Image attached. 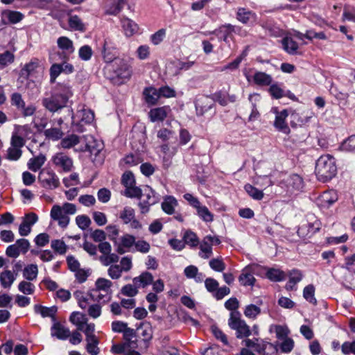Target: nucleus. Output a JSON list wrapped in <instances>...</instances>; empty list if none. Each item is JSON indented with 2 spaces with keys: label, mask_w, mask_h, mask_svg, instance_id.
Returning <instances> with one entry per match:
<instances>
[{
  "label": "nucleus",
  "mask_w": 355,
  "mask_h": 355,
  "mask_svg": "<svg viewBox=\"0 0 355 355\" xmlns=\"http://www.w3.org/2000/svg\"><path fill=\"white\" fill-rule=\"evenodd\" d=\"M315 172L321 182H325L331 180L337 173L334 157L330 155L320 156L316 162Z\"/></svg>",
  "instance_id": "2"
},
{
  "label": "nucleus",
  "mask_w": 355,
  "mask_h": 355,
  "mask_svg": "<svg viewBox=\"0 0 355 355\" xmlns=\"http://www.w3.org/2000/svg\"><path fill=\"white\" fill-rule=\"evenodd\" d=\"M57 45L61 51L57 53L59 58L69 60L70 55L75 51L73 41L66 36H61L57 40Z\"/></svg>",
  "instance_id": "9"
},
{
  "label": "nucleus",
  "mask_w": 355,
  "mask_h": 355,
  "mask_svg": "<svg viewBox=\"0 0 355 355\" xmlns=\"http://www.w3.org/2000/svg\"><path fill=\"white\" fill-rule=\"evenodd\" d=\"M268 347L272 348L275 352L277 351V347L275 346L272 343L262 341L261 343H257V345L254 348V350L260 355H264L266 354V350Z\"/></svg>",
  "instance_id": "54"
},
{
  "label": "nucleus",
  "mask_w": 355,
  "mask_h": 355,
  "mask_svg": "<svg viewBox=\"0 0 355 355\" xmlns=\"http://www.w3.org/2000/svg\"><path fill=\"white\" fill-rule=\"evenodd\" d=\"M38 268L36 264L26 266L23 271V277L28 281H33L37 278Z\"/></svg>",
  "instance_id": "32"
},
{
  "label": "nucleus",
  "mask_w": 355,
  "mask_h": 355,
  "mask_svg": "<svg viewBox=\"0 0 355 355\" xmlns=\"http://www.w3.org/2000/svg\"><path fill=\"white\" fill-rule=\"evenodd\" d=\"M79 143V137L76 135H71L61 140L60 145L64 148H70Z\"/></svg>",
  "instance_id": "42"
},
{
  "label": "nucleus",
  "mask_w": 355,
  "mask_h": 355,
  "mask_svg": "<svg viewBox=\"0 0 355 355\" xmlns=\"http://www.w3.org/2000/svg\"><path fill=\"white\" fill-rule=\"evenodd\" d=\"M253 80L254 83L259 86L270 85L272 81V78L270 75L261 71H257L254 73Z\"/></svg>",
  "instance_id": "25"
},
{
  "label": "nucleus",
  "mask_w": 355,
  "mask_h": 355,
  "mask_svg": "<svg viewBox=\"0 0 355 355\" xmlns=\"http://www.w3.org/2000/svg\"><path fill=\"white\" fill-rule=\"evenodd\" d=\"M15 55L9 51H6L3 53H0V64L6 66L14 62Z\"/></svg>",
  "instance_id": "59"
},
{
  "label": "nucleus",
  "mask_w": 355,
  "mask_h": 355,
  "mask_svg": "<svg viewBox=\"0 0 355 355\" xmlns=\"http://www.w3.org/2000/svg\"><path fill=\"white\" fill-rule=\"evenodd\" d=\"M18 289L25 295H31L34 293L35 286L29 282L22 281L19 284Z\"/></svg>",
  "instance_id": "51"
},
{
  "label": "nucleus",
  "mask_w": 355,
  "mask_h": 355,
  "mask_svg": "<svg viewBox=\"0 0 355 355\" xmlns=\"http://www.w3.org/2000/svg\"><path fill=\"white\" fill-rule=\"evenodd\" d=\"M135 216V209L130 207H125L121 211L119 218L123 220L124 224H128L134 219Z\"/></svg>",
  "instance_id": "37"
},
{
  "label": "nucleus",
  "mask_w": 355,
  "mask_h": 355,
  "mask_svg": "<svg viewBox=\"0 0 355 355\" xmlns=\"http://www.w3.org/2000/svg\"><path fill=\"white\" fill-rule=\"evenodd\" d=\"M51 336L60 340H66L69 338L71 332L68 328L62 326L60 322H55L51 327Z\"/></svg>",
  "instance_id": "15"
},
{
  "label": "nucleus",
  "mask_w": 355,
  "mask_h": 355,
  "mask_svg": "<svg viewBox=\"0 0 355 355\" xmlns=\"http://www.w3.org/2000/svg\"><path fill=\"white\" fill-rule=\"evenodd\" d=\"M1 24H17L19 22L24 15L18 11L4 10L2 12Z\"/></svg>",
  "instance_id": "14"
},
{
  "label": "nucleus",
  "mask_w": 355,
  "mask_h": 355,
  "mask_svg": "<svg viewBox=\"0 0 355 355\" xmlns=\"http://www.w3.org/2000/svg\"><path fill=\"white\" fill-rule=\"evenodd\" d=\"M244 189L248 194L254 200H260L263 198V191L250 184H245Z\"/></svg>",
  "instance_id": "39"
},
{
  "label": "nucleus",
  "mask_w": 355,
  "mask_h": 355,
  "mask_svg": "<svg viewBox=\"0 0 355 355\" xmlns=\"http://www.w3.org/2000/svg\"><path fill=\"white\" fill-rule=\"evenodd\" d=\"M137 288L135 284H126L121 290V293L125 296L132 297L138 293Z\"/></svg>",
  "instance_id": "58"
},
{
  "label": "nucleus",
  "mask_w": 355,
  "mask_h": 355,
  "mask_svg": "<svg viewBox=\"0 0 355 355\" xmlns=\"http://www.w3.org/2000/svg\"><path fill=\"white\" fill-rule=\"evenodd\" d=\"M209 241H210V238L205 236L200 245L199 256L203 259H208L212 254V245Z\"/></svg>",
  "instance_id": "27"
},
{
  "label": "nucleus",
  "mask_w": 355,
  "mask_h": 355,
  "mask_svg": "<svg viewBox=\"0 0 355 355\" xmlns=\"http://www.w3.org/2000/svg\"><path fill=\"white\" fill-rule=\"evenodd\" d=\"M71 112V125L74 131L83 132L85 131L84 125L91 123L94 119V113L89 109L83 108L78 110L76 114Z\"/></svg>",
  "instance_id": "4"
},
{
  "label": "nucleus",
  "mask_w": 355,
  "mask_h": 355,
  "mask_svg": "<svg viewBox=\"0 0 355 355\" xmlns=\"http://www.w3.org/2000/svg\"><path fill=\"white\" fill-rule=\"evenodd\" d=\"M210 268L216 272H223L225 269V263L220 258H214L209 261Z\"/></svg>",
  "instance_id": "52"
},
{
  "label": "nucleus",
  "mask_w": 355,
  "mask_h": 355,
  "mask_svg": "<svg viewBox=\"0 0 355 355\" xmlns=\"http://www.w3.org/2000/svg\"><path fill=\"white\" fill-rule=\"evenodd\" d=\"M83 315H81L78 312H73L69 318V320L73 324H76L78 327V330L83 329V324L84 322L82 321Z\"/></svg>",
  "instance_id": "62"
},
{
  "label": "nucleus",
  "mask_w": 355,
  "mask_h": 355,
  "mask_svg": "<svg viewBox=\"0 0 355 355\" xmlns=\"http://www.w3.org/2000/svg\"><path fill=\"white\" fill-rule=\"evenodd\" d=\"M315 287L312 284H309L304 288L303 296L310 303L313 304H317V300L314 296Z\"/></svg>",
  "instance_id": "43"
},
{
  "label": "nucleus",
  "mask_w": 355,
  "mask_h": 355,
  "mask_svg": "<svg viewBox=\"0 0 355 355\" xmlns=\"http://www.w3.org/2000/svg\"><path fill=\"white\" fill-rule=\"evenodd\" d=\"M15 279V275L10 270H6L0 274V283L4 288H10Z\"/></svg>",
  "instance_id": "24"
},
{
  "label": "nucleus",
  "mask_w": 355,
  "mask_h": 355,
  "mask_svg": "<svg viewBox=\"0 0 355 355\" xmlns=\"http://www.w3.org/2000/svg\"><path fill=\"white\" fill-rule=\"evenodd\" d=\"M340 149L345 152H355V135H352L344 140Z\"/></svg>",
  "instance_id": "41"
},
{
  "label": "nucleus",
  "mask_w": 355,
  "mask_h": 355,
  "mask_svg": "<svg viewBox=\"0 0 355 355\" xmlns=\"http://www.w3.org/2000/svg\"><path fill=\"white\" fill-rule=\"evenodd\" d=\"M229 327L236 331V337L242 338L250 335V330L245 322L241 319V313L239 311L231 312L228 320Z\"/></svg>",
  "instance_id": "5"
},
{
  "label": "nucleus",
  "mask_w": 355,
  "mask_h": 355,
  "mask_svg": "<svg viewBox=\"0 0 355 355\" xmlns=\"http://www.w3.org/2000/svg\"><path fill=\"white\" fill-rule=\"evenodd\" d=\"M108 275L112 279H118L121 277L122 274V270H121V266L117 264L111 265L107 270Z\"/></svg>",
  "instance_id": "64"
},
{
  "label": "nucleus",
  "mask_w": 355,
  "mask_h": 355,
  "mask_svg": "<svg viewBox=\"0 0 355 355\" xmlns=\"http://www.w3.org/2000/svg\"><path fill=\"white\" fill-rule=\"evenodd\" d=\"M241 28L239 26L230 24H225L211 32H204L202 34L205 36L209 34L216 35L219 40H223L227 43L228 42V37H231L233 33H237L241 31Z\"/></svg>",
  "instance_id": "8"
},
{
  "label": "nucleus",
  "mask_w": 355,
  "mask_h": 355,
  "mask_svg": "<svg viewBox=\"0 0 355 355\" xmlns=\"http://www.w3.org/2000/svg\"><path fill=\"white\" fill-rule=\"evenodd\" d=\"M143 95L146 103L150 105L157 104L159 98L157 89L153 87H146L143 91Z\"/></svg>",
  "instance_id": "19"
},
{
  "label": "nucleus",
  "mask_w": 355,
  "mask_h": 355,
  "mask_svg": "<svg viewBox=\"0 0 355 355\" xmlns=\"http://www.w3.org/2000/svg\"><path fill=\"white\" fill-rule=\"evenodd\" d=\"M178 205V200L172 196L164 197L162 202V209L167 214L171 215L175 212V207Z\"/></svg>",
  "instance_id": "20"
},
{
  "label": "nucleus",
  "mask_w": 355,
  "mask_h": 355,
  "mask_svg": "<svg viewBox=\"0 0 355 355\" xmlns=\"http://www.w3.org/2000/svg\"><path fill=\"white\" fill-rule=\"evenodd\" d=\"M72 96L71 87L65 84H58L49 96L42 101V105L49 112L54 113L67 106L68 101Z\"/></svg>",
  "instance_id": "1"
},
{
  "label": "nucleus",
  "mask_w": 355,
  "mask_h": 355,
  "mask_svg": "<svg viewBox=\"0 0 355 355\" xmlns=\"http://www.w3.org/2000/svg\"><path fill=\"white\" fill-rule=\"evenodd\" d=\"M255 278L252 274L244 269L239 277V281L244 286H253L255 282Z\"/></svg>",
  "instance_id": "35"
},
{
  "label": "nucleus",
  "mask_w": 355,
  "mask_h": 355,
  "mask_svg": "<svg viewBox=\"0 0 355 355\" xmlns=\"http://www.w3.org/2000/svg\"><path fill=\"white\" fill-rule=\"evenodd\" d=\"M196 211L198 216L203 221L210 223L214 220V215L206 206L200 205Z\"/></svg>",
  "instance_id": "36"
},
{
  "label": "nucleus",
  "mask_w": 355,
  "mask_h": 355,
  "mask_svg": "<svg viewBox=\"0 0 355 355\" xmlns=\"http://www.w3.org/2000/svg\"><path fill=\"white\" fill-rule=\"evenodd\" d=\"M236 19L243 24H248L256 21L257 15L245 8H239L236 12Z\"/></svg>",
  "instance_id": "13"
},
{
  "label": "nucleus",
  "mask_w": 355,
  "mask_h": 355,
  "mask_svg": "<svg viewBox=\"0 0 355 355\" xmlns=\"http://www.w3.org/2000/svg\"><path fill=\"white\" fill-rule=\"evenodd\" d=\"M38 180L42 187L46 189H55L60 186L58 175L51 170L43 168L39 173Z\"/></svg>",
  "instance_id": "7"
},
{
  "label": "nucleus",
  "mask_w": 355,
  "mask_h": 355,
  "mask_svg": "<svg viewBox=\"0 0 355 355\" xmlns=\"http://www.w3.org/2000/svg\"><path fill=\"white\" fill-rule=\"evenodd\" d=\"M268 92L272 97L275 99H279L284 96V90L277 83L270 85Z\"/></svg>",
  "instance_id": "50"
},
{
  "label": "nucleus",
  "mask_w": 355,
  "mask_h": 355,
  "mask_svg": "<svg viewBox=\"0 0 355 355\" xmlns=\"http://www.w3.org/2000/svg\"><path fill=\"white\" fill-rule=\"evenodd\" d=\"M128 0H114L110 5L106 6L105 13L109 15H116L123 8Z\"/></svg>",
  "instance_id": "21"
},
{
  "label": "nucleus",
  "mask_w": 355,
  "mask_h": 355,
  "mask_svg": "<svg viewBox=\"0 0 355 355\" xmlns=\"http://www.w3.org/2000/svg\"><path fill=\"white\" fill-rule=\"evenodd\" d=\"M259 99L260 96L258 94H252L249 95L248 100L252 104V110L248 118L250 121H254L259 116V112L257 110L256 105V101H259Z\"/></svg>",
  "instance_id": "28"
},
{
  "label": "nucleus",
  "mask_w": 355,
  "mask_h": 355,
  "mask_svg": "<svg viewBox=\"0 0 355 355\" xmlns=\"http://www.w3.org/2000/svg\"><path fill=\"white\" fill-rule=\"evenodd\" d=\"M123 185L127 188L135 184V180L132 172L128 171L123 173L121 178Z\"/></svg>",
  "instance_id": "63"
},
{
  "label": "nucleus",
  "mask_w": 355,
  "mask_h": 355,
  "mask_svg": "<svg viewBox=\"0 0 355 355\" xmlns=\"http://www.w3.org/2000/svg\"><path fill=\"white\" fill-rule=\"evenodd\" d=\"M45 161V156L41 154L28 160V168L31 171L36 172L42 167V166L44 164Z\"/></svg>",
  "instance_id": "31"
},
{
  "label": "nucleus",
  "mask_w": 355,
  "mask_h": 355,
  "mask_svg": "<svg viewBox=\"0 0 355 355\" xmlns=\"http://www.w3.org/2000/svg\"><path fill=\"white\" fill-rule=\"evenodd\" d=\"M143 190L135 184L125 188L124 196L130 198H141Z\"/></svg>",
  "instance_id": "40"
},
{
  "label": "nucleus",
  "mask_w": 355,
  "mask_h": 355,
  "mask_svg": "<svg viewBox=\"0 0 355 355\" xmlns=\"http://www.w3.org/2000/svg\"><path fill=\"white\" fill-rule=\"evenodd\" d=\"M132 282L137 287L145 288L153 284V276L149 272H143L139 276L134 277Z\"/></svg>",
  "instance_id": "18"
},
{
  "label": "nucleus",
  "mask_w": 355,
  "mask_h": 355,
  "mask_svg": "<svg viewBox=\"0 0 355 355\" xmlns=\"http://www.w3.org/2000/svg\"><path fill=\"white\" fill-rule=\"evenodd\" d=\"M92 55L93 51L89 45H84L81 46L78 51L79 58L84 61L89 60Z\"/></svg>",
  "instance_id": "48"
},
{
  "label": "nucleus",
  "mask_w": 355,
  "mask_h": 355,
  "mask_svg": "<svg viewBox=\"0 0 355 355\" xmlns=\"http://www.w3.org/2000/svg\"><path fill=\"white\" fill-rule=\"evenodd\" d=\"M34 311L36 313L40 314L43 318L50 317L55 320V315L58 311V308L55 306L46 307L40 304H35L34 306Z\"/></svg>",
  "instance_id": "23"
},
{
  "label": "nucleus",
  "mask_w": 355,
  "mask_h": 355,
  "mask_svg": "<svg viewBox=\"0 0 355 355\" xmlns=\"http://www.w3.org/2000/svg\"><path fill=\"white\" fill-rule=\"evenodd\" d=\"M344 284L348 288H355V270H345L344 275Z\"/></svg>",
  "instance_id": "44"
},
{
  "label": "nucleus",
  "mask_w": 355,
  "mask_h": 355,
  "mask_svg": "<svg viewBox=\"0 0 355 355\" xmlns=\"http://www.w3.org/2000/svg\"><path fill=\"white\" fill-rule=\"evenodd\" d=\"M168 111H170V107L168 106H163L151 109L149 112L150 121L153 122L164 121L167 116Z\"/></svg>",
  "instance_id": "17"
},
{
  "label": "nucleus",
  "mask_w": 355,
  "mask_h": 355,
  "mask_svg": "<svg viewBox=\"0 0 355 355\" xmlns=\"http://www.w3.org/2000/svg\"><path fill=\"white\" fill-rule=\"evenodd\" d=\"M211 331L217 340H220L224 345H229V342L227 336L217 327L212 326Z\"/></svg>",
  "instance_id": "57"
},
{
  "label": "nucleus",
  "mask_w": 355,
  "mask_h": 355,
  "mask_svg": "<svg viewBox=\"0 0 355 355\" xmlns=\"http://www.w3.org/2000/svg\"><path fill=\"white\" fill-rule=\"evenodd\" d=\"M261 313V309L254 305L249 304L245 306L244 315L248 318H255Z\"/></svg>",
  "instance_id": "49"
},
{
  "label": "nucleus",
  "mask_w": 355,
  "mask_h": 355,
  "mask_svg": "<svg viewBox=\"0 0 355 355\" xmlns=\"http://www.w3.org/2000/svg\"><path fill=\"white\" fill-rule=\"evenodd\" d=\"M21 149L11 146L7 150L6 158L11 161H17L21 157Z\"/></svg>",
  "instance_id": "53"
},
{
  "label": "nucleus",
  "mask_w": 355,
  "mask_h": 355,
  "mask_svg": "<svg viewBox=\"0 0 355 355\" xmlns=\"http://www.w3.org/2000/svg\"><path fill=\"white\" fill-rule=\"evenodd\" d=\"M76 222L79 228L86 230L91 224L90 218L85 215H79L76 218Z\"/></svg>",
  "instance_id": "61"
},
{
  "label": "nucleus",
  "mask_w": 355,
  "mask_h": 355,
  "mask_svg": "<svg viewBox=\"0 0 355 355\" xmlns=\"http://www.w3.org/2000/svg\"><path fill=\"white\" fill-rule=\"evenodd\" d=\"M141 200L138 203L141 213L145 214L150 211L151 206L157 204L159 200V195L151 187L146 186L142 192Z\"/></svg>",
  "instance_id": "6"
},
{
  "label": "nucleus",
  "mask_w": 355,
  "mask_h": 355,
  "mask_svg": "<svg viewBox=\"0 0 355 355\" xmlns=\"http://www.w3.org/2000/svg\"><path fill=\"white\" fill-rule=\"evenodd\" d=\"M166 36V29L161 28L150 36V41L154 45L159 44Z\"/></svg>",
  "instance_id": "56"
},
{
  "label": "nucleus",
  "mask_w": 355,
  "mask_h": 355,
  "mask_svg": "<svg viewBox=\"0 0 355 355\" xmlns=\"http://www.w3.org/2000/svg\"><path fill=\"white\" fill-rule=\"evenodd\" d=\"M275 113L276 114V116L275 120L274 121V127L278 131L282 132L286 135H288L291 132V130L286 121V119L288 116V110L284 109L281 112H278L277 110H275Z\"/></svg>",
  "instance_id": "10"
},
{
  "label": "nucleus",
  "mask_w": 355,
  "mask_h": 355,
  "mask_svg": "<svg viewBox=\"0 0 355 355\" xmlns=\"http://www.w3.org/2000/svg\"><path fill=\"white\" fill-rule=\"evenodd\" d=\"M69 26L76 31H84L85 26L80 18L77 15L71 16L69 19Z\"/></svg>",
  "instance_id": "46"
},
{
  "label": "nucleus",
  "mask_w": 355,
  "mask_h": 355,
  "mask_svg": "<svg viewBox=\"0 0 355 355\" xmlns=\"http://www.w3.org/2000/svg\"><path fill=\"white\" fill-rule=\"evenodd\" d=\"M51 248L60 254H64L67 252V247L64 241L61 240H53L51 241Z\"/></svg>",
  "instance_id": "55"
},
{
  "label": "nucleus",
  "mask_w": 355,
  "mask_h": 355,
  "mask_svg": "<svg viewBox=\"0 0 355 355\" xmlns=\"http://www.w3.org/2000/svg\"><path fill=\"white\" fill-rule=\"evenodd\" d=\"M266 276L272 282H282L286 278V274L283 270L274 268H268Z\"/></svg>",
  "instance_id": "26"
},
{
  "label": "nucleus",
  "mask_w": 355,
  "mask_h": 355,
  "mask_svg": "<svg viewBox=\"0 0 355 355\" xmlns=\"http://www.w3.org/2000/svg\"><path fill=\"white\" fill-rule=\"evenodd\" d=\"M103 57L105 62L112 63L116 59H118V51L114 43L109 39L104 41Z\"/></svg>",
  "instance_id": "11"
},
{
  "label": "nucleus",
  "mask_w": 355,
  "mask_h": 355,
  "mask_svg": "<svg viewBox=\"0 0 355 355\" xmlns=\"http://www.w3.org/2000/svg\"><path fill=\"white\" fill-rule=\"evenodd\" d=\"M287 184L294 190L299 191L303 188V180L297 174L291 175L287 180Z\"/></svg>",
  "instance_id": "33"
},
{
  "label": "nucleus",
  "mask_w": 355,
  "mask_h": 355,
  "mask_svg": "<svg viewBox=\"0 0 355 355\" xmlns=\"http://www.w3.org/2000/svg\"><path fill=\"white\" fill-rule=\"evenodd\" d=\"M96 290L94 292H99L101 291L107 294L111 293L110 288L112 286V282L105 278H98L95 283Z\"/></svg>",
  "instance_id": "29"
},
{
  "label": "nucleus",
  "mask_w": 355,
  "mask_h": 355,
  "mask_svg": "<svg viewBox=\"0 0 355 355\" xmlns=\"http://www.w3.org/2000/svg\"><path fill=\"white\" fill-rule=\"evenodd\" d=\"M107 69L112 72L110 78L118 80L120 83L129 80L132 76V70L128 61L118 58L107 67Z\"/></svg>",
  "instance_id": "3"
},
{
  "label": "nucleus",
  "mask_w": 355,
  "mask_h": 355,
  "mask_svg": "<svg viewBox=\"0 0 355 355\" xmlns=\"http://www.w3.org/2000/svg\"><path fill=\"white\" fill-rule=\"evenodd\" d=\"M122 28L126 36L133 35L138 30L137 24L132 19L123 17L121 19Z\"/></svg>",
  "instance_id": "22"
},
{
  "label": "nucleus",
  "mask_w": 355,
  "mask_h": 355,
  "mask_svg": "<svg viewBox=\"0 0 355 355\" xmlns=\"http://www.w3.org/2000/svg\"><path fill=\"white\" fill-rule=\"evenodd\" d=\"M53 164L60 167L64 172H69L73 167L72 159L63 153H56L52 158Z\"/></svg>",
  "instance_id": "12"
},
{
  "label": "nucleus",
  "mask_w": 355,
  "mask_h": 355,
  "mask_svg": "<svg viewBox=\"0 0 355 355\" xmlns=\"http://www.w3.org/2000/svg\"><path fill=\"white\" fill-rule=\"evenodd\" d=\"M214 103L209 101V96L198 98L195 103L197 114L203 115L205 112L211 109Z\"/></svg>",
  "instance_id": "16"
},
{
  "label": "nucleus",
  "mask_w": 355,
  "mask_h": 355,
  "mask_svg": "<svg viewBox=\"0 0 355 355\" xmlns=\"http://www.w3.org/2000/svg\"><path fill=\"white\" fill-rule=\"evenodd\" d=\"M183 241L185 245H189L191 248H195L199 244V239L196 234L191 230L185 232L183 236Z\"/></svg>",
  "instance_id": "34"
},
{
  "label": "nucleus",
  "mask_w": 355,
  "mask_h": 355,
  "mask_svg": "<svg viewBox=\"0 0 355 355\" xmlns=\"http://www.w3.org/2000/svg\"><path fill=\"white\" fill-rule=\"evenodd\" d=\"M119 257L117 254L114 253H110L108 254H105V256H101L99 260L104 266H108L113 263H116L119 261Z\"/></svg>",
  "instance_id": "60"
},
{
  "label": "nucleus",
  "mask_w": 355,
  "mask_h": 355,
  "mask_svg": "<svg viewBox=\"0 0 355 355\" xmlns=\"http://www.w3.org/2000/svg\"><path fill=\"white\" fill-rule=\"evenodd\" d=\"M284 49L289 54L294 55L297 53L298 49L297 43L291 37H286L282 41Z\"/></svg>",
  "instance_id": "30"
},
{
  "label": "nucleus",
  "mask_w": 355,
  "mask_h": 355,
  "mask_svg": "<svg viewBox=\"0 0 355 355\" xmlns=\"http://www.w3.org/2000/svg\"><path fill=\"white\" fill-rule=\"evenodd\" d=\"M61 73H62V68L60 64L53 63L49 69L50 82L54 83Z\"/></svg>",
  "instance_id": "47"
},
{
  "label": "nucleus",
  "mask_w": 355,
  "mask_h": 355,
  "mask_svg": "<svg viewBox=\"0 0 355 355\" xmlns=\"http://www.w3.org/2000/svg\"><path fill=\"white\" fill-rule=\"evenodd\" d=\"M11 105L15 107L17 110L24 108L25 101H24L21 94L15 92L10 96Z\"/></svg>",
  "instance_id": "45"
},
{
  "label": "nucleus",
  "mask_w": 355,
  "mask_h": 355,
  "mask_svg": "<svg viewBox=\"0 0 355 355\" xmlns=\"http://www.w3.org/2000/svg\"><path fill=\"white\" fill-rule=\"evenodd\" d=\"M46 138L52 141H58L63 136V132L60 128H51L46 129L44 132Z\"/></svg>",
  "instance_id": "38"
}]
</instances>
